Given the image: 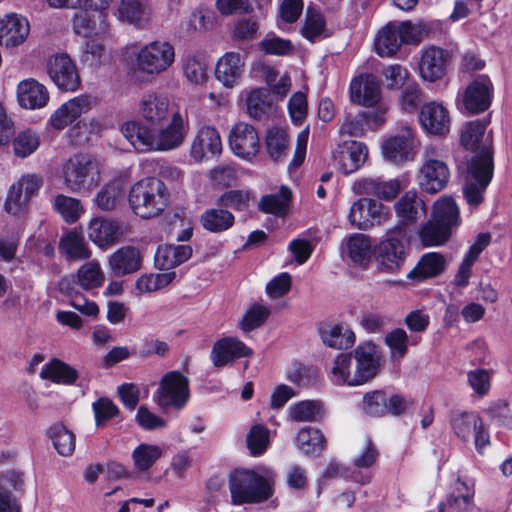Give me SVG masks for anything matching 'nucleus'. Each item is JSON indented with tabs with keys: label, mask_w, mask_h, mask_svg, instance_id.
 <instances>
[{
	"label": "nucleus",
	"mask_w": 512,
	"mask_h": 512,
	"mask_svg": "<svg viewBox=\"0 0 512 512\" xmlns=\"http://www.w3.org/2000/svg\"><path fill=\"white\" fill-rule=\"evenodd\" d=\"M59 250L72 261L87 260L92 254L84 237L76 231H70L61 238Z\"/></svg>",
	"instance_id": "42"
},
{
	"label": "nucleus",
	"mask_w": 512,
	"mask_h": 512,
	"mask_svg": "<svg viewBox=\"0 0 512 512\" xmlns=\"http://www.w3.org/2000/svg\"><path fill=\"white\" fill-rule=\"evenodd\" d=\"M270 432L262 424L253 425L246 436L247 448L252 456L262 455L270 443Z\"/></svg>",
	"instance_id": "61"
},
{
	"label": "nucleus",
	"mask_w": 512,
	"mask_h": 512,
	"mask_svg": "<svg viewBox=\"0 0 512 512\" xmlns=\"http://www.w3.org/2000/svg\"><path fill=\"white\" fill-rule=\"evenodd\" d=\"M403 44H419L439 27V22H398Z\"/></svg>",
	"instance_id": "45"
},
{
	"label": "nucleus",
	"mask_w": 512,
	"mask_h": 512,
	"mask_svg": "<svg viewBox=\"0 0 512 512\" xmlns=\"http://www.w3.org/2000/svg\"><path fill=\"white\" fill-rule=\"evenodd\" d=\"M192 255L189 245H160L155 253L156 268L170 271L174 267L187 261Z\"/></svg>",
	"instance_id": "36"
},
{
	"label": "nucleus",
	"mask_w": 512,
	"mask_h": 512,
	"mask_svg": "<svg viewBox=\"0 0 512 512\" xmlns=\"http://www.w3.org/2000/svg\"><path fill=\"white\" fill-rule=\"evenodd\" d=\"M163 455V449L159 445L142 443L134 448L131 454L136 471H148Z\"/></svg>",
	"instance_id": "51"
},
{
	"label": "nucleus",
	"mask_w": 512,
	"mask_h": 512,
	"mask_svg": "<svg viewBox=\"0 0 512 512\" xmlns=\"http://www.w3.org/2000/svg\"><path fill=\"white\" fill-rule=\"evenodd\" d=\"M401 188L402 184L398 179L382 181L380 178H361L353 186L357 194L372 195L385 201L394 199Z\"/></svg>",
	"instance_id": "34"
},
{
	"label": "nucleus",
	"mask_w": 512,
	"mask_h": 512,
	"mask_svg": "<svg viewBox=\"0 0 512 512\" xmlns=\"http://www.w3.org/2000/svg\"><path fill=\"white\" fill-rule=\"evenodd\" d=\"M189 398V379L180 371H170L164 374L153 394L155 403L163 410H182Z\"/></svg>",
	"instance_id": "6"
},
{
	"label": "nucleus",
	"mask_w": 512,
	"mask_h": 512,
	"mask_svg": "<svg viewBox=\"0 0 512 512\" xmlns=\"http://www.w3.org/2000/svg\"><path fill=\"white\" fill-rule=\"evenodd\" d=\"M47 72L62 91L74 92L80 87V76L75 62L64 53L55 54L48 59Z\"/></svg>",
	"instance_id": "13"
},
{
	"label": "nucleus",
	"mask_w": 512,
	"mask_h": 512,
	"mask_svg": "<svg viewBox=\"0 0 512 512\" xmlns=\"http://www.w3.org/2000/svg\"><path fill=\"white\" fill-rule=\"evenodd\" d=\"M188 129L182 114L173 112L168 125L156 131L129 121L122 125L121 133L138 152L170 151L183 144Z\"/></svg>",
	"instance_id": "1"
},
{
	"label": "nucleus",
	"mask_w": 512,
	"mask_h": 512,
	"mask_svg": "<svg viewBox=\"0 0 512 512\" xmlns=\"http://www.w3.org/2000/svg\"><path fill=\"white\" fill-rule=\"evenodd\" d=\"M123 193V185L119 181H113L102 187L94 201L101 210L110 211L116 207Z\"/></svg>",
	"instance_id": "59"
},
{
	"label": "nucleus",
	"mask_w": 512,
	"mask_h": 512,
	"mask_svg": "<svg viewBox=\"0 0 512 512\" xmlns=\"http://www.w3.org/2000/svg\"><path fill=\"white\" fill-rule=\"evenodd\" d=\"M17 100L22 108L41 109L49 102V92L43 84L33 78H28L17 85Z\"/></svg>",
	"instance_id": "33"
},
{
	"label": "nucleus",
	"mask_w": 512,
	"mask_h": 512,
	"mask_svg": "<svg viewBox=\"0 0 512 512\" xmlns=\"http://www.w3.org/2000/svg\"><path fill=\"white\" fill-rule=\"evenodd\" d=\"M127 231V225L123 222L94 218L88 225L87 235L96 246L105 249L118 243Z\"/></svg>",
	"instance_id": "17"
},
{
	"label": "nucleus",
	"mask_w": 512,
	"mask_h": 512,
	"mask_svg": "<svg viewBox=\"0 0 512 512\" xmlns=\"http://www.w3.org/2000/svg\"><path fill=\"white\" fill-rule=\"evenodd\" d=\"M222 152V140L219 132L212 126L201 127L191 145V157L201 162L218 156Z\"/></svg>",
	"instance_id": "28"
},
{
	"label": "nucleus",
	"mask_w": 512,
	"mask_h": 512,
	"mask_svg": "<svg viewBox=\"0 0 512 512\" xmlns=\"http://www.w3.org/2000/svg\"><path fill=\"white\" fill-rule=\"evenodd\" d=\"M295 444L304 454L314 455L324 449L325 437L320 430L305 427L297 433Z\"/></svg>",
	"instance_id": "53"
},
{
	"label": "nucleus",
	"mask_w": 512,
	"mask_h": 512,
	"mask_svg": "<svg viewBox=\"0 0 512 512\" xmlns=\"http://www.w3.org/2000/svg\"><path fill=\"white\" fill-rule=\"evenodd\" d=\"M469 179L464 187V196L471 206L479 205L483 200V193L490 183L493 175L492 153L484 148L478 158L468 163Z\"/></svg>",
	"instance_id": "7"
},
{
	"label": "nucleus",
	"mask_w": 512,
	"mask_h": 512,
	"mask_svg": "<svg viewBox=\"0 0 512 512\" xmlns=\"http://www.w3.org/2000/svg\"><path fill=\"white\" fill-rule=\"evenodd\" d=\"M275 473L268 467L257 466L253 469H237L229 479L232 503H261L273 494Z\"/></svg>",
	"instance_id": "2"
},
{
	"label": "nucleus",
	"mask_w": 512,
	"mask_h": 512,
	"mask_svg": "<svg viewBox=\"0 0 512 512\" xmlns=\"http://www.w3.org/2000/svg\"><path fill=\"white\" fill-rule=\"evenodd\" d=\"M43 184V179L37 174H25L11 185L6 201L5 210L12 215L22 213L31 197H33Z\"/></svg>",
	"instance_id": "14"
},
{
	"label": "nucleus",
	"mask_w": 512,
	"mask_h": 512,
	"mask_svg": "<svg viewBox=\"0 0 512 512\" xmlns=\"http://www.w3.org/2000/svg\"><path fill=\"white\" fill-rule=\"evenodd\" d=\"M485 130L486 124L480 120L467 122L460 130L462 146L475 153L471 160L478 158L484 148L492 153L490 146L483 142Z\"/></svg>",
	"instance_id": "37"
},
{
	"label": "nucleus",
	"mask_w": 512,
	"mask_h": 512,
	"mask_svg": "<svg viewBox=\"0 0 512 512\" xmlns=\"http://www.w3.org/2000/svg\"><path fill=\"white\" fill-rule=\"evenodd\" d=\"M116 19L137 29H144L151 23L152 8L142 0H120L114 11Z\"/></svg>",
	"instance_id": "23"
},
{
	"label": "nucleus",
	"mask_w": 512,
	"mask_h": 512,
	"mask_svg": "<svg viewBox=\"0 0 512 512\" xmlns=\"http://www.w3.org/2000/svg\"><path fill=\"white\" fill-rule=\"evenodd\" d=\"M228 140L231 151L242 159L250 160L259 152L258 133L252 125L245 122H239L233 126Z\"/></svg>",
	"instance_id": "18"
},
{
	"label": "nucleus",
	"mask_w": 512,
	"mask_h": 512,
	"mask_svg": "<svg viewBox=\"0 0 512 512\" xmlns=\"http://www.w3.org/2000/svg\"><path fill=\"white\" fill-rule=\"evenodd\" d=\"M182 72L193 85H203L209 79L208 63L201 55L187 54L182 58Z\"/></svg>",
	"instance_id": "44"
},
{
	"label": "nucleus",
	"mask_w": 512,
	"mask_h": 512,
	"mask_svg": "<svg viewBox=\"0 0 512 512\" xmlns=\"http://www.w3.org/2000/svg\"><path fill=\"white\" fill-rule=\"evenodd\" d=\"M92 99L79 95L59 106L50 116L49 124L55 130H63L92 108Z\"/></svg>",
	"instance_id": "21"
},
{
	"label": "nucleus",
	"mask_w": 512,
	"mask_h": 512,
	"mask_svg": "<svg viewBox=\"0 0 512 512\" xmlns=\"http://www.w3.org/2000/svg\"><path fill=\"white\" fill-rule=\"evenodd\" d=\"M109 267L116 276L134 273L141 268L142 255L133 246H123L109 257Z\"/></svg>",
	"instance_id": "35"
},
{
	"label": "nucleus",
	"mask_w": 512,
	"mask_h": 512,
	"mask_svg": "<svg viewBox=\"0 0 512 512\" xmlns=\"http://www.w3.org/2000/svg\"><path fill=\"white\" fill-rule=\"evenodd\" d=\"M493 84L487 75H478L462 92L458 93V109L467 114H478L486 111L491 104Z\"/></svg>",
	"instance_id": "10"
},
{
	"label": "nucleus",
	"mask_w": 512,
	"mask_h": 512,
	"mask_svg": "<svg viewBox=\"0 0 512 512\" xmlns=\"http://www.w3.org/2000/svg\"><path fill=\"white\" fill-rule=\"evenodd\" d=\"M422 127L430 134L443 136L450 130L448 110L438 102H429L422 106L419 114Z\"/></svg>",
	"instance_id": "31"
},
{
	"label": "nucleus",
	"mask_w": 512,
	"mask_h": 512,
	"mask_svg": "<svg viewBox=\"0 0 512 512\" xmlns=\"http://www.w3.org/2000/svg\"><path fill=\"white\" fill-rule=\"evenodd\" d=\"M54 209L62 216L67 223H75L84 213L81 202L73 197L59 194L53 202Z\"/></svg>",
	"instance_id": "54"
},
{
	"label": "nucleus",
	"mask_w": 512,
	"mask_h": 512,
	"mask_svg": "<svg viewBox=\"0 0 512 512\" xmlns=\"http://www.w3.org/2000/svg\"><path fill=\"white\" fill-rule=\"evenodd\" d=\"M367 158L368 149L366 145L355 140L344 141L333 152V161L344 175H349L359 170Z\"/></svg>",
	"instance_id": "19"
},
{
	"label": "nucleus",
	"mask_w": 512,
	"mask_h": 512,
	"mask_svg": "<svg viewBox=\"0 0 512 512\" xmlns=\"http://www.w3.org/2000/svg\"><path fill=\"white\" fill-rule=\"evenodd\" d=\"M352 354H340L334 361V365L331 369L330 379L336 385H349L357 386L360 385L355 367L353 368Z\"/></svg>",
	"instance_id": "47"
},
{
	"label": "nucleus",
	"mask_w": 512,
	"mask_h": 512,
	"mask_svg": "<svg viewBox=\"0 0 512 512\" xmlns=\"http://www.w3.org/2000/svg\"><path fill=\"white\" fill-rule=\"evenodd\" d=\"M394 210L398 218L401 233L405 234V227L416 223L426 216L427 209L415 191L405 192L394 204Z\"/></svg>",
	"instance_id": "27"
},
{
	"label": "nucleus",
	"mask_w": 512,
	"mask_h": 512,
	"mask_svg": "<svg viewBox=\"0 0 512 512\" xmlns=\"http://www.w3.org/2000/svg\"><path fill=\"white\" fill-rule=\"evenodd\" d=\"M289 416L296 422L319 421L325 416L322 402L318 400H305L291 405L288 409Z\"/></svg>",
	"instance_id": "49"
},
{
	"label": "nucleus",
	"mask_w": 512,
	"mask_h": 512,
	"mask_svg": "<svg viewBox=\"0 0 512 512\" xmlns=\"http://www.w3.org/2000/svg\"><path fill=\"white\" fill-rule=\"evenodd\" d=\"M382 76L388 90H400L413 81L408 69L400 64L388 65L383 69Z\"/></svg>",
	"instance_id": "63"
},
{
	"label": "nucleus",
	"mask_w": 512,
	"mask_h": 512,
	"mask_svg": "<svg viewBox=\"0 0 512 512\" xmlns=\"http://www.w3.org/2000/svg\"><path fill=\"white\" fill-rule=\"evenodd\" d=\"M404 233L399 227L387 231L375 248L378 267L384 272H396L403 266L407 247L403 241Z\"/></svg>",
	"instance_id": "9"
},
{
	"label": "nucleus",
	"mask_w": 512,
	"mask_h": 512,
	"mask_svg": "<svg viewBox=\"0 0 512 512\" xmlns=\"http://www.w3.org/2000/svg\"><path fill=\"white\" fill-rule=\"evenodd\" d=\"M451 60L448 50L438 46H428L421 50L418 72L422 80L433 83L442 79Z\"/></svg>",
	"instance_id": "15"
},
{
	"label": "nucleus",
	"mask_w": 512,
	"mask_h": 512,
	"mask_svg": "<svg viewBox=\"0 0 512 512\" xmlns=\"http://www.w3.org/2000/svg\"><path fill=\"white\" fill-rule=\"evenodd\" d=\"M290 198V189L286 186H282L277 193L263 196L259 202V209L265 213L275 215L284 214Z\"/></svg>",
	"instance_id": "55"
},
{
	"label": "nucleus",
	"mask_w": 512,
	"mask_h": 512,
	"mask_svg": "<svg viewBox=\"0 0 512 512\" xmlns=\"http://www.w3.org/2000/svg\"><path fill=\"white\" fill-rule=\"evenodd\" d=\"M349 95L351 102L359 106H378L382 98L380 81L373 74H361L352 79Z\"/></svg>",
	"instance_id": "16"
},
{
	"label": "nucleus",
	"mask_w": 512,
	"mask_h": 512,
	"mask_svg": "<svg viewBox=\"0 0 512 512\" xmlns=\"http://www.w3.org/2000/svg\"><path fill=\"white\" fill-rule=\"evenodd\" d=\"M22 488V474L8 471L0 475V512H21L18 494Z\"/></svg>",
	"instance_id": "32"
},
{
	"label": "nucleus",
	"mask_w": 512,
	"mask_h": 512,
	"mask_svg": "<svg viewBox=\"0 0 512 512\" xmlns=\"http://www.w3.org/2000/svg\"><path fill=\"white\" fill-rule=\"evenodd\" d=\"M55 450L63 457L71 456L76 447L75 434L63 424L56 423L47 431Z\"/></svg>",
	"instance_id": "48"
},
{
	"label": "nucleus",
	"mask_w": 512,
	"mask_h": 512,
	"mask_svg": "<svg viewBox=\"0 0 512 512\" xmlns=\"http://www.w3.org/2000/svg\"><path fill=\"white\" fill-rule=\"evenodd\" d=\"M398 22H389L377 33L374 41L376 53L380 57H392L402 45Z\"/></svg>",
	"instance_id": "38"
},
{
	"label": "nucleus",
	"mask_w": 512,
	"mask_h": 512,
	"mask_svg": "<svg viewBox=\"0 0 512 512\" xmlns=\"http://www.w3.org/2000/svg\"><path fill=\"white\" fill-rule=\"evenodd\" d=\"M30 33L27 18L17 13L0 16V46L12 48L22 45Z\"/></svg>",
	"instance_id": "22"
},
{
	"label": "nucleus",
	"mask_w": 512,
	"mask_h": 512,
	"mask_svg": "<svg viewBox=\"0 0 512 512\" xmlns=\"http://www.w3.org/2000/svg\"><path fill=\"white\" fill-rule=\"evenodd\" d=\"M12 144L14 154L17 157L26 158L38 149L40 136L34 130L25 129L14 137Z\"/></svg>",
	"instance_id": "57"
},
{
	"label": "nucleus",
	"mask_w": 512,
	"mask_h": 512,
	"mask_svg": "<svg viewBox=\"0 0 512 512\" xmlns=\"http://www.w3.org/2000/svg\"><path fill=\"white\" fill-rule=\"evenodd\" d=\"M416 140L414 132L409 127L387 139L382 144L383 156L392 163L398 164L412 158Z\"/></svg>",
	"instance_id": "24"
},
{
	"label": "nucleus",
	"mask_w": 512,
	"mask_h": 512,
	"mask_svg": "<svg viewBox=\"0 0 512 512\" xmlns=\"http://www.w3.org/2000/svg\"><path fill=\"white\" fill-rule=\"evenodd\" d=\"M176 277L174 271L158 274H144L136 281V289L140 293H151L169 285Z\"/></svg>",
	"instance_id": "62"
},
{
	"label": "nucleus",
	"mask_w": 512,
	"mask_h": 512,
	"mask_svg": "<svg viewBox=\"0 0 512 512\" xmlns=\"http://www.w3.org/2000/svg\"><path fill=\"white\" fill-rule=\"evenodd\" d=\"M390 217V209L381 202L371 198H360L351 205L348 221L354 228L367 231L384 224Z\"/></svg>",
	"instance_id": "11"
},
{
	"label": "nucleus",
	"mask_w": 512,
	"mask_h": 512,
	"mask_svg": "<svg viewBox=\"0 0 512 512\" xmlns=\"http://www.w3.org/2000/svg\"><path fill=\"white\" fill-rule=\"evenodd\" d=\"M301 35L311 42L329 35L324 16L316 9L307 8L301 27Z\"/></svg>",
	"instance_id": "52"
},
{
	"label": "nucleus",
	"mask_w": 512,
	"mask_h": 512,
	"mask_svg": "<svg viewBox=\"0 0 512 512\" xmlns=\"http://www.w3.org/2000/svg\"><path fill=\"white\" fill-rule=\"evenodd\" d=\"M344 255L355 265L367 267L375 254L373 239L362 233H353L343 241Z\"/></svg>",
	"instance_id": "29"
},
{
	"label": "nucleus",
	"mask_w": 512,
	"mask_h": 512,
	"mask_svg": "<svg viewBox=\"0 0 512 512\" xmlns=\"http://www.w3.org/2000/svg\"><path fill=\"white\" fill-rule=\"evenodd\" d=\"M245 66V57L242 54L226 52L216 63L215 77L225 88H233L240 82Z\"/></svg>",
	"instance_id": "25"
},
{
	"label": "nucleus",
	"mask_w": 512,
	"mask_h": 512,
	"mask_svg": "<svg viewBox=\"0 0 512 512\" xmlns=\"http://www.w3.org/2000/svg\"><path fill=\"white\" fill-rule=\"evenodd\" d=\"M439 155L437 147H427L425 150L426 159L419 171V185L429 193L441 191L447 185L450 178L447 164L442 160L436 159Z\"/></svg>",
	"instance_id": "12"
},
{
	"label": "nucleus",
	"mask_w": 512,
	"mask_h": 512,
	"mask_svg": "<svg viewBox=\"0 0 512 512\" xmlns=\"http://www.w3.org/2000/svg\"><path fill=\"white\" fill-rule=\"evenodd\" d=\"M451 231L437 222L429 221L422 226L419 237L425 247L444 244L450 237Z\"/></svg>",
	"instance_id": "60"
},
{
	"label": "nucleus",
	"mask_w": 512,
	"mask_h": 512,
	"mask_svg": "<svg viewBox=\"0 0 512 512\" xmlns=\"http://www.w3.org/2000/svg\"><path fill=\"white\" fill-rule=\"evenodd\" d=\"M105 281V274L100 262L96 259L82 264L76 273V283L84 290H93L101 287Z\"/></svg>",
	"instance_id": "46"
},
{
	"label": "nucleus",
	"mask_w": 512,
	"mask_h": 512,
	"mask_svg": "<svg viewBox=\"0 0 512 512\" xmlns=\"http://www.w3.org/2000/svg\"><path fill=\"white\" fill-rule=\"evenodd\" d=\"M169 194L165 184L156 177L137 181L128 195L132 211L143 219L159 216L167 207Z\"/></svg>",
	"instance_id": "5"
},
{
	"label": "nucleus",
	"mask_w": 512,
	"mask_h": 512,
	"mask_svg": "<svg viewBox=\"0 0 512 512\" xmlns=\"http://www.w3.org/2000/svg\"><path fill=\"white\" fill-rule=\"evenodd\" d=\"M174 61L175 49L172 44L162 40L151 41L137 51L132 75L138 82H149L167 71Z\"/></svg>",
	"instance_id": "4"
},
{
	"label": "nucleus",
	"mask_w": 512,
	"mask_h": 512,
	"mask_svg": "<svg viewBox=\"0 0 512 512\" xmlns=\"http://www.w3.org/2000/svg\"><path fill=\"white\" fill-rule=\"evenodd\" d=\"M319 332L323 343L334 349H347L355 342L354 332L338 324H325Z\"/></svg>",
	"instance_id": "43"
},
{
	"label": "nucleus",
	"mask_w": 512,
	"mask_h": 512,
	"mask_svg": "<svg viewBox=\"0 0 512 512\" xmlns=\"http://www.w3.org/2000/svg\"><path fill=\"white\" fill-rule=\"evenodd\" d=\"M350 354L355 359V370L360 385L369 381L378 373L381 354L371 341L360 343Z\"/></svg>",
	"instance_id": "20"
},
{
	"label": "nucleus",
	"mask_w": 512,
	"mask_h": 512,
	"mask_svg": "<svg viewBox=\"0 0 512 512\" xmlns=\"http://www.w3.org/2000/svg\"><path fill=\"white\" fill-rule=\"evenodd\" d=\"M433 220L442 226L451 228L459 224V209L454 199L444 196L437 200L433 206Z\"/></svg>",
	"instance_id": "50"
},
{
	"label": "nucleus",
	"mask_w": 512,
	"mask_h": 512,
	"mask_svg": "<svg viewBox=\"0 0 512 512\" xmlns=\"http://www.w3.org/2000/svg\"><path fill=\"white\" fill-rule=\"evenodd\" d=\"M202 227L211 233H222L233 227L234 215L224 207L206 209L200 216Z\"/></svg>",
	"instance_id": "40"
},
{
	"label": "nucleus",
	"mask_w": 512,
	"mask_h": 512,
	"mask_svg": "<svg viewBox=\"0 0 512 512\" xmlns=\"http://www.w3.org/2000/svg\"><path fill=\"white\" fill-rule=\"evenodd\" d=\"M248 114L261 119L270 108L269 93L267 90L258 88L252 90L246 100Z\"/></svg>",
	"instance_id": "64"
},
{
	"label": "nucleus",
	"mask_w": 512,
	"mask_h": 512,
	"mask_svg": "<svg viewBox=\"0 0 512 512\" xmlns=\"http://www.w3.org/2000/svg\"><path fill=\"white\" fill-rule=\"evenodd\" d=\"M252 350L236 337H224L212 347L210 359L214 366L222 367L237 358L247 357Z\"/></svg>",
	"instance_id": "30"
},
{
	"label": "nucleus",
	"mask_w": 512,
	"mask_h": 512,
	"mask_svg": "<svg viewBox=\"0 0 512 512\" xmlns=\"http://www.w3.org/2000/svg\"><path fill=\"white\" fill-rule=\"evenodd\" d=\"M59 179L68 192L90 193L101 181L100 165L89 155L74 154L62 162Z\"/></svg>",
	"instance_id": "3"
},
{
	"label": "nucleus",
	"mask_w": 512,
	"mask_h": 512,
	"mask_svg": "<svg viewBox=\"0 0 512 512\" xmlns=\"http://www.w3.org/2000/svg\"><path fill=\"white\" fill-rule=\"evenodd\" d=\"M40 377L53 383L72 385L78 378V372L67 363L53 359L42 367Z\"/></svg>",
	"instance_id": "41"
},
{
	"label": "nucleus",
	"mask_w": 512,
	"mask_h": 512,
	"mask_svg": "<svg viewBox=\"0 0 512 512\" xmlns=\"http://www.w3.org/2000/svg\"><path fill=\"white\" fill-rule=\"evenodd\" d=\"M384 342L390 350L391 357L401 359L406 355L409 345H416L418 341L416 339L410 341L404 329L396 328L386 334Z\"/></svg>",
	"instance_id": "56"
},
{
	"label": "nucleus",
	"mask_w": 512,
	"mask_h": 512,
	"mask_svg": "<svg viewBox=\"0 0 512 512\" xmlns=\"http://www.w3.org/2000/svg\"><path fill=\"white\" fill-rule=\"evenodd\" d=\"M445 268V257L438 252H429L420 258L416 266L407 274V278L422 281L440 275Z\"/></svg>",
	"instance_id": "39"
},
{
	"label": "nucleus",
	"mask_w": 512,
	"mask_h": 512,
	"mask_svg": "<svg viewBox=\"0 0 512 512\" xmlns=\"http://www.w3.org/2000/svg\"><path fill=\"white\" fill-rule=\"evenodd\" d=\"M139 114L150 126H157L171 117L169 99L157 92L145 93L139 101Z\"/></svg>",
	"instance_id": "26"
},
{
	"label": "nucleus",
	"mask_w": 512,
	"mask_h": 512,
	"mask_svg": "<svg viewBox=\"0 0 512 512\" xmlns=\"http://www.w3.org/2000/svg\"><path fill=\"white\" fill-rule=\"evenodd\" d=\"M371 120H378L374 113L359 112L356 115H346L340 126V133L360 137L365 133L366 126Z\"/></svg>",
	"instance_id": "58"
},
{
	"label": "nucleus",
	"mask_w": 512,
	"mask_h": 512,
	"mask_svg": "<svg viewBox=\"0 0 512 512\" xmlns=\"http://www.w3.org/2000/svg\"><path fill=\"white\" fill-rule=\"evenodd\" d=\"M450 426L454 435L464 442L469 441L473 437L478 453H483V450L490 444V436L483 420L474 411H452L450 414Z\"/></svg>",
	"instance_id": "8"
}]
</instances>
